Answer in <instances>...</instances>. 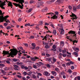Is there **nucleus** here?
I'll list each match as a JSON object with an SVG mask.
<instances>
[{
    "mask_svg": "<svg viewBox=\"0 0 80 80\" xmlns=\"http://www.w3.org/2000/svg\"><path fill=\"white\" fill-rule=\"evenodd\" d=\"M18 51H17V50L14 49L12 51H11L10 53H9V52L8 51H3L2 52V54H3L4 55L9 54L12 56V57H14L13 55L15 56V55L17 54V53H18Z\"/></svg>",
    "mask_w": 80,
    "mask_h": 80,
    "instance_id": "1",
    "label": "nucleus"
},
{
    "mask_svg": "<svg viewBox=\"0 0 80 80\" xmlns=\"http://www.w3.org/2000/svg\"><path fill=\"white\" fill-rule=\"evenodd\" d=\"M4 20H5V21L6 22L7 18H4L3 14L2 13V11L0 10V21L1 22H3L4 21Z\"/></svg>",
    "mask_w": 80,
    "mask_h": 80,
    "instance_id": "2",
    "label": "nucleus"
},
{
    "mask_svg": "<svg viewBox=\"0 0 80 80\" xmlns=\"http://www.w3.org/2000/svg\"><path fill=\"white\" fill-rule=\"evenodd\" d=\"M69 37H70L68 36L66 37V38H68V39H69L70 42H72L73 43V44H74L75 43H77V42H78V41L76 40H72V38H69Z\"/></svg>",
    "mask_w": 80,
    "mask_h": 80,
    "instance_id": "3",
    "label": "nucleus"
},
{
    "mask_svg": "<svg viewBox=\"0 0 80 80\" xmlns=\"http://www.w3.org/2000/svg\"><path fill=\"white\" fill-rule=\"evenodd\" d=\"M76 33V32L74 31H70L68 32V33L69 34H74L73 35V36H75V37H76V36L77 35V34H75Z\"/></svg>",
    "mask_w": 80,
    "mask_h": 80,
    "instance_id": "4",
    "label": "nucleus"
},
{
    "mask_svg": "<svg viewBox=\"0 0 80 80\" xmlns=\"http://www.w3.org/2000/svg\"><path fill=\"white\" fill-rule=\"evenodd\" d=\"M43 74L44 75L46 76V77H48L50 75V73L48 72L47 71H44L43 73Z\"/></svg>",
    "mask_w": 80,
    "mask_h": 80,
    "instance_id": "5",
    "label": "nucleus"
},
{
    "mask_svg": "<svg viewBox=\"0 0 80 80\" xmlns=\"http://www.w3.org/2000/svg\"><path fill=\"white\" fill-rule=\"evenodd\" d=\"M70 16L71 17H75L73 18V20L75 19L76 20L77 19V15H75V14H74L73 13H72V15H70Z\"/></svg>",
    "mask_w": 80,
    "mask_h": 80,
    "instance_id": "6",
    "label": "nucleus"
},
{
    "mask_svg": "<svg viewBox=\"0 0 80 80\" xmlns=\"http://www.w3.org/2000/svg\"><path fill=\"white\" fill-rule=\"evenodd\" d=\"M16 2H19V3H20L21 5L23 4V3H24V0H15Z\"/></svg>",
    "mask_w": 80,
    "mask_h": 80,
    "instance_id": "7",
    "label": "nucleus"
},
{
    "mask_svg": "<svg viewBox=\"0 0 80 80\" xmlns=\"http://www.w3.org/2000/svg\"><path fill=\"white\" fill-rule=\"evenodd\" d=\"M14 70H18L20 69V67H19V66L17 65H14Z\"/></svg>",
    "mask_w": 80,
    "mask_h": 80,
    "instance_id": "8",
    "label": "nucleus"
},
{
    "mask_svg": "<svg viewBox=\"0 0 80 80\" xmlns=\"http://www.w3.org/2000/svg\"><path fill=\"white\" fill-rule=\"evenodd\" d=\"M47 10H48V8L47 7H45L42 10V12L43 13H44V12H47Z\"/></svg>",
    "mask_w": 80,
    "mask_h": 80,
    "instance_id": "9",
    "label": "nucleus"
},
{
    "mask_svg": "<svg viewBox=\"0 0 80 80\" xmlns=\"http://www.w3.org/2000/svg\"><path fill=\"white\" fill-rule=\"evenodd\" d=\"M62 0H58L56 2V5H59L60 3L62 2Z\"/></svg>",
    "mask_w": 80,
    "mask_h": 80,
    "instance_id": "10",
    "label": "nucleus"
},
{
    "mask_svg": "<svg viewBox=\"0 0 80 80\" xmlns=\"http://www.w3.org/2000/svg\"><path fill=\"white\" fill-rule=\"evenodd\" d=\"M16 64L18 65H19V66H22V65H23V63L22 62H17L16 63Z\"/></svg>",
    "mask_w": 80,
    "mask_h": 80,
    "instance_id": "11",
    "label": "nucleus"
},
{
    "mask_svg": "<svg viewBox=\"0 0 80 80\" xmlns=\"http://www.w3.org/2000/svg\"><path fill=\"white\" fill-rule=\"evenodd\" d=\"M52 59V58H46V61H48V62H51V60Z\"/></svg>",
    "mask_w": 80,
    "mask_h": 80,
    "instance_id": "12",
    "label": "nucleus"
},
{
    "mask_svg": "<svg viewBox=\"0 0 80 80\" xmlns=\"http://www.w3.org/2000/svg\"><path fill=\"white\" fill-rule=\"evenodd\" d=\"M8 2L9 3H8V6L9 7H11V8H12V7L13 6V5H12V2H10L8 1Z\"/></svg>",
    "mask_w": 80,
    "mask_h": 80,
    "instance_id": "13",
    "label": "nucleus"
},
{
    "mask_svg": "<svg viewBox=\"0 0 80 80\" xmlns=\"http://www.w3.org/2000/svg\"><path fill=\"white\" fill-rule=\"evenodd\" d=\"M51 18H53V19H57L58 18V17L56 16V14H55L53 17H51Z\"/></svg>",
    "mask_w": 80,
    "mask_h": 80,
    "instance_id": "14",
    "label": "nucleus"
},
{
    "mask_svg": "<svg viewBox=\"0 0 80 80\" xmlns=\"http://www.w3.org/2000/svg\"><path fill=\"white\" fill-rule=\"evenodd\" d=\"M32 45L33 47H32V49H35V46H36V45H35V44L34 43H32Z\"/></svg>",
    "mask_w": 80,
    "mask_h": 80,
    "instance_id": "15",
    "label": "nucleus"
},
{
    "mask_svg": "<svg viewBox=\"0 0 80 80\" xmlns=\"http://www.w3.org/2000/svg\"><path fill=\"white\" fill-rule=\"evenodd\" d=\"M45 45H46L45 48H50V46L48 45V43L45 42Z\"/></svg>",
    "mask_w": 80,
    "mask_h": 80,
    "instance_id": "16",
    "label": "nucleus"
},
{
    "mask_svg": "<svg viewBox=\"0 0 80 80\" xmlns=\"http://www.w3.org/2000/svg\"><path fill=\"white\" fill-rule=\"evenodd\" d=\"M13 4V5H15V6H16V7H19V6H20V4H17L16 3H12Z\"/></svg>",
    "mask_w": 80,
    "mask_h": 80,
    "instance_id": "17",
    "label": "nucleus"
},
{
    "mask_svg": "<svg viewBox=\"0 0 80 80\" xmlns=\"http://www.w3.org/2000/svg\"><path fill=\"white\" fill-rule=\"evenodd\" d=\"M52 60L53 62H51L52 63V64H53L55 63V62H57V59H56L55 58H53V59Z\"/></svg>",
    "mask_w": 80,
    "mask_h": 80,
    "instance_id": "18",
    "label": "nucleus"
},
{
    "mask_svg": "<svg viewBox=\"0 0 80 80\" xmlns=\"http://www.w3.org/2000/svg\"><path fill=\"white\" fill-rule=\"evenodd\" d=\"M51 73L53 75H54V76H56L57 75V72L55 71H52L51 72Z\"/></svg>",
    "mask_w": 80,
    "mask_h": 80,
    "instance_id": "19",
    "label": "nucleus"
},
{
    "mask_svg": "<svg viewBox=\"0 0 80 80\" xmlns=\"http://www.w3.org/2000/svg\"><path fill=\"white\" fill-rule=\"evenodd\" d=\"M13 62H17V61H19V62H20V61L19 60V59H15V58H13Z\"/></svg>",
    "mask_w": 80,
    "mask_h": 80,
    "instance_id": "20",
    "label": "nucleus"
},
{
    "mask_svg": "<svg viewBox=\"0 0 80 80\" xmlns=\"http://www.w3.org/2000/svg\"><path fill=\"white\" fill-rule=\"evenodd\" d=\"M60 30L61 31L60 32V34L61 35H62V34L63 33V32H64V30H63V29H61Z\"/></svg>",
    "mask_w": 80,
    "mask_h": 80,
    "instance_id": "21",
    "label": "nucleus"
},
{
    "mask_svg": "<svg viewBox=\"0 0 80 80\" xmlns=\"http://www.w3.org/2000/svg\"><path fill=\"white\" fill-rule=\"evenodd\" d=\"M74 54L75 55V57H78V53L76 52H74Z\"/></svg>",
    "mask_w": 80,
    "mask_h": 80,
    "instance_id": "22",
    "label": "nucleus"
},
{
    "mask_svg": "<svg viewBox=\"0 0 80 80\" xmlns=\"http://www.w3.org/2000/svg\"><path fill=\"white\" fill-rule=\"evenodd\" d=\"M75 51L77 52H78L80 51V49H79V48H76V49H75Z\"/></svg>",
    "mask_w": 80,
    "mask_h": 80,
    "instance_id": "23",
    "label": "nucleus"
},
{
    "mask_svg": "<svg viewBox=\"0 0 80 80\" xmlns=\"http://www.w3.org/2000/svg\"><path fill=\"white\" fill-rule=\"evenodd\" d=\"M60 43L62 47H63V46H64V42H63V41L61 42Z\"/></svg>",
    "mask_w": 80,
    "mask_h": 80,
    "instance_id": "24",
    "label": "nucleus"
},
{
    "mask_svg": "<svg viewBox=\"0 0 80 80\" xmlns=\"http://www.w3.org/2000/svg\"><path fill=\"white\" fill-rule=\"evenodd\" d=\"M5 73V70L3 69H0V73Z\"/></svg>",
    "mask_w": 80,
    "mask_h": 80,
    "instance_id": "25",
    "label": "nucleus"
},
{
    "mask_svg": "<svg viewBox=\"0 0 80 80\" xmlns=\"http://www.w3.org/2000/svg\"><path fill=\"white\" fill-rule=\"evenodd\" d=\"M50 37V36H49V35H47L44 38L42 39V40H44V39H45V40H46V39H47V37Z\"/></svg>",
    "mask_w": 80,
    "mask_h": 80,
    "instance_id": "26",
    "label": "nucleus"
},
{
    "mask_svg": "<svg viewBox=\"0 0 80 80\" xmlns=\"http://www.w3.org/2000/svg\"><path fill=\"white\" fill-rule=\"evenodd\" d=\"M39 26H40V24H38L37 26L36 27V28L38 30H40V28H39Z\"/></svg>",
    "mask_w": 80,
    "mask_h": 80,
    "instance_id": "27",
    "label": "nucleus"
},
{
    "mask_svg": "<svg viewBox=\"0 0 80 80\" xmlns=\"http://www.w3.org/2000/svg\"><path fill=\"white\" fill-rule=\"evenodd\" d=\"M35 65H36V66H38V67H40V66H41L40 64L38 63H36Z\"/></svg>",
    "mask_w": 80,
    "mask_h": 80,
    "instance_id": "28",
    "label": "nucleus"
},
{
    "mask_svg": "<svg viewBox=\"0 0 80 80\" xmlns=\"http://www.w3.org/2000/svg\"><path fill=\"white\" fill-rule=\"evenodd\" d=\"M76 9H79L80 8V4H79L78 6H77V7H76Z\"/></svg>",
    "mask_w": 80,
    "mask_h": 80,
    "instance_id": "29",
    "label": "nucleus"
},
{
    "mask_svg": "<svg viewBox=\"0 0 80 80\" xmlns=\"http://www.w3.org/2000/svg\"><path fill=\"white\" fill-rule=\"evenodd\" d=\"M48 15H50L51 16H53V15L54 14L53 13H52V12H51V13H48Z\"/></svg>",
    "mask_w": 80,
    "mask_h": 80,
    "instance_id": "30",
    "label": "nucleus"
},
{
    "mask_svg": "<svg viewBox=\"0 0 80 80\" xmlns=\"http://www.w3.org/2000/svg\"><path fill=\"white\" fill-rule=\"evenodd\" d=\"M62 56L63 57H67V54L62 53Z\"/></svg>",
    "mask_w": 80,
    "mask_h": 80,
    "instance_id": "31",
    "label": "nucleus"
},
{
    "mask_svg": "<svg viewBox=\"0 0 80 80\" xmlns=\"http://www.w3.org/2000/svg\"><path fill=\"white\" fill-rule=\"evenodd\" d=\"M77 10V8H76L75 6L73 7V11H76Z\"/></svg>",
    "mask_w": 80,
    "mask_h": 80,
    "instance_id": "32",
    "label": "nucleus"
},
{
    "mask_svg": "<svg viewBox=\"0 0 80 80\" xmlns=\"http://www.w3.org/2000/svg\"><path fill=\"white\" fill-rule=\"evenodd\" d=\"M6 62L7 63V64H10V62L8 60L6 61Z\"/></svg>",
    "mask_w": 80,
    "mask_h": 80,
    "instance_id": "33",
    "label": "nucleus"
},
{
    "mask_svg": "<svg viewBox=\"0 0 80 80\" xmlns=\"http://www.w3.org/2000/svg\"><path fill=\"white\" fill-rule=\"evenodd\" d=\"M4 70L5 71H7V70H8V68L6 67L4 68Z\"/></svg>",
    "mask_w": 80,
    "mask_h": 80,
    "instance_id": "34",
    "label": "nucleus"
},
{
    "mask_svg": "<svg viewBox=\"0 0 80 80\" xmlns=\"http://www.w3.org/2000/svg\"><path fill=\"white\" fill-rule=\"evenodd\" d=\"M71 70H74V68H75V67L73 66H72L71 68Z\"/></svg>",
    "mask_w": 80,
    "mask_h": 80,
    "instance_id": "35",
    "label": "nucleus"
},
{
    "mask_svg": "<svg viewBox=\"0 0 80 80\" xmlns=\"http://www.w3.org/2000/svg\"><path fill=\"white\" fill-rule=\"evenodd\" d=\"M30 37L31 38H29V39H31V38L32 39H33V38H34V36H31Z\"/></svg>",
    "mask_w": 80,
    "mask_h": 80,
    "instance_id": "36",
    "label": "nucleus"
},
{
    "mask_svg": "<svg viewBox=\"0 0 80 80\" xmlns=\"http://www.w3.org/2000/svg\"><path fill=\"white\" fill-rule=\"evenodd\" d=\"M32 8H30L28 10V12L29 13H30V12H32Z\"/></svg>",
    "mask_w": 80,
    "mask_h": 80,
    "instance_id": "37",
    "label": "nucleus"
},
{
    "mask_svg": "<svg viewBox=\"0 0 80 80\" xmlns=\"http://www.w3.org/2000/svg\"><path fill=\"white\" fill-rule=\"evenodd\" d=\"M33 68H35L36 69V68H37V67L35 65H33Z\"/></svg>",
    "mask_w": 80,
    "mask_h": 80,
    "instance_id": "38",
    "label": "nucleus"
},
{
    "mask_svg": "<svg viewBox=\"0 0 80 80\" xmlns=\"http://www.w3.org/2000/svg\"><path fill=\"white\" fill-rule=\"evenodd\" d=\"M72 75H74V76L77 75V72H74L73 73Z\"/></svg>",
    "mask_w": 80,
    "mask_h": 80,
    "instance_id": "39",
    "label": "nucleus"
},
{
    "mask_svg": "<svg viewBox=\"0 0 80 80\" xmlns=\"http://www.w3.org/2000/svg\"><path fill=\"white\" fill-rule=\"evenodd\" d=\"M8 70H12V67H8Z\"/></svg>",
    "mask_w": 80,
    "mask_h": 80,
    "instance_id": "40",
    "label": "nucleus"
},
{
    "mask_svg": "<svg viewBox=\"0 0 80 80\" xmlns=\"http://www.w3.org/2000/svg\"><path fill=\"white\" fill-rule=\"evenodd\" d=\"M31 60H32V61H35V58H31Z\"/></svg>",
    "mask_w": 80,
    "mask_h": 80,
    "instance_id": "41",
    "label": "nucleus"
},
{
    "mask_svg": "<svg viewBox=\"0 0 80 80\" xmlns=\"http://www.w3.org/2000/svg\"><path fill=\"white\" fill-rule=\"evenodd\" d=\"M70 64L71 65H73V64H74V62H73L72 61H70Z\"/></svg>",
    "mask_w": 80,
    "mask_h": 80,
    "instance_id": "42",
    "label": "nucleus"
},
{
    "mask_svg": "<svg viewBox=\"0 0 80 80\" xmlns=\"http://www.w3.org/2000/svg\"><path fill=\"white\" fill-rule=\"evenodd\" d=\"M55 70L56 71H57V72H58L59 71V68H55Z\"/></svg>",
    "mask_w": 80,
    "mask_h": 80,
    "instance_id": "43",
    "label": "nucleus"
},
{
    "mask_svg": "<svg viewBox=\"0 0 80 80\" xmlns=\"http://www.w3.org/2000/svg\"><path fill=\"white\" fill-rule=\"evenodd\" d=\"M68 72L70 73H71L72 72V70L70 69H69L68 70Z\"/></svg>",
    "mask_w": 80,
    "mask_h": 80,
    "instance_id": "44",
    "label": "nucleus"
},
{
    "mask_svg": "<svg viewBox=\"0 0 80 80\" xmlns=\"http://www.w3.org/2000/svg\"><path fill=\"white\" fill-rule=\"evenodd\" d=\"M68 8L69 9H70V10H72V7L70 6H68Z\"/></svg>",
    "mask_w": 80,
    "mask_h": 80,
    "instance_id": "45",
    "label": "nucleus"
},
{
    "mask_svg": "<svg viewBox=\"0 0 80 80\" xmlns=\"http://www.w3.org/2000/svg\"><path fill=\"white\" fill-rule=\"evenodd\" d=\"M39 48H40L39 47H38L35 48V50H39Z\"/></svg>",
    "mask_w": 80,
    "mask_h": 80,
    "instance_id": "46",
    "label": "nucleus"
},
{
    "mask_svg": "<svg viewBox=\"0 0 80 80\" xmlns=\"http://www.w3.org/2000/svg\"><path fill=\"white\" fill-rule=\"evenodd\" d=\"M76 47L75 46H74L73 47H72V49H73V50H74V51L75 50V49H76Z\"/></svg>",
    "mask_w": 80,
    "mask_h": 80,
    "instance_id": "47",
    "label": "nucleus"
},
{
    "mask_svg": "<svg viewBox=\"0 0 80 80\" xmlns=\"http://www.w3.org/2000/svg\"><path fill=\"white\" fill-rule=\"evenodd\" d=\"M66 52H67V51H66V50L64 49L62 50V53H66Z\"/></svg>",
    "mask_w": 80,
    "mask_h": 80,
    "instance_id": "48",
    "label": "nucleus"
},
{
    "mask_svg": "<svg viewBox=\"0 0 80 80\" xmlns=\"http://www.w3.org/2000/svg\"><path fill=\"white\" fill-rule=\"evenodd\" d=\"M61 74L62 75H65V72H61Z\"/></svg>",
    "mask_w": 80,
    "mask_h": 80,
    "instance_id": "49",
    "label": "nucleus"
},
{
    "mask_svg": "<svg viewBox=\"0 0 80 80\" xmlns=\"http://www.w3.org/2000/svg\"><path fill=\"white\" fill-rule=\"evenodd\" d=\"M53 33H54V34H56V33H57V31L56 30H54L53 31Z\"/></svg>",
    "mask_w": 80,
    "mask_h": 80,
    "instance_id": "50",
    "label": "nucleus"
},
{
    "mask_svg": "<svg viewBox=\"0 0 80 80\" xmlns=\"http://www.w3.org/2000/svg\"><path fill=\"white\" fill-rule=\"evenodd\" d=\"M66 65L67 66V65H68V66H70V62H68L66 63Z\"/></svg>",
    "mask_w": 80,
    "mask_h": 80,
    "instance_id": "51",
    "label": "nucleus"
},
{
    "mask_svg": "<svg viewBox=\"0 0 80 80\" xmlns=\"http://www.w3.org/2000/svg\"><path fill=\"white\" fill-rule=\"evenodd\" d=\"M6 28L7 30H8V29H10L11 28V27H10V26H8Z\"/></svg>",
    "mask_w": 80,
    "mask_h": 80,
    "instance_id": "52",
    "label": "nucleus"
},
{
    "mask_svg": "<svg viewBox=\"0 0 80 80\" xmlns=\"http://www.w3.org/2000/svg\"><path fill=\"white\" fill-rule=\"evenodd\" d=\"M23 74L24 75H27V72L25 71L23 72Z\"/></svg>",
    "mask_w": 80,
    "mask_h": 80,
    "instance_id": "53",
    "label": "nucleus"
},
{
    "mask_svg": "<svg viewBox=\"0 0 80 80\" xmlns=\"http://www.w3.org/2000/svg\"><path fill=\"white\" fill-rule=\"evenodd\" d=\"M40 24H38V25H39V26L40 25H42L43 23V22L41 21V22H40Z\"/></svg>",
    "mask_w": 80,
    "mask_h": 80,
    "instance_id": "54",
    "label": "nucleus"
},
{
    "mask_svg": "<svg viewBox=\"0 0 80 80\" xmlns=\"http://www.w3.org/2000/svg\"><path fill=\"white\" fill-rule=\"evenodd\" d=\"M25 25V26H30V23H28L26 24Z\"/></svg>",
    "mask_w": 80,
    "mask_h": 80,
    "instance_id": "55",
    "label": "nucleus"
},
{
    "mask_svg": "<svg viewBox=\"0 0 80 80\" xmlns=\"http://www.w3.org/2000/svg\"><path fill=\"white\" fill-rule=\"evenodd\" d=\"M1 33H3V35H4L5 34V33H4V32H3L2 30H1L0 31V34H1Z\"/></svg>",
    "mask_w": 80,
    "mask_h": 80,
    "instance_id": "56",
    "label": "nucleus"
},
{
    "mask_svg": "<svg viewBox=\"0 0 80 80\" xmlns=\"http://www.w3.org/2000/svg\"><path fill=\"white\" fill-rule=\"evenodd\" d=\"M26 62H30H30H31V61H30V60L27 59L26 60Z\"/></svg>",
    "mask_w": 80,
    "mask_h": 80,
    "instance_id": "57",
    "label": "nucleus"
},
{
    "mask_svg": "<svg viewBox=\"0 0 80 80\" xmlns=\"http://www.w3.org/2000/svg\"><path fill=\"white\" fill-rule=\"evenodd\" d=\"M24 68L25 70H28V67L26 66L24 67Z\"/></svg>",
    "mask_w": 80,
    "mask_h": 80,
    "instance_id": "58",
    "label": "nucleus"
},
{
    "mask_svg": "<svg viewBox=\"0 0 80 80\" xmlns=\"http://www.w3.org/2000/svg\"><path fill=\"white\" fill-rule=\"evenodd\" d=\"M52 47L53 48H56V45H53Z\"/></svg>",
    "mask_w": 80,
    "mask_h": 80,
    "instance_id": "59",
    "label": "nucleus"
},
{
    "mask_svg": "<svg viewBox=\"0 0 80 80\" xmlns=\"http://www.w3.org/2000/svg\"><path fill=\"white\" fill-rule=\"evenodd\" d=\"M62 66L63 67H64V68H65V67H66V65H65V64H62Z\"/></svg>",
    "mask_w": 80,
    "mask_h": 80,
    "instance_id": "60",
    "label": "nucleus"
},
{
    "mask_svg": "<svg viewBox=\"0 0 80 80\" xmlns=\"http://www.w3.org/2000/svg\"><path fill=\"white\" fill-rule=\"evenodd\" d=\"M4 25L5 26H7V25H8V24L7 23H4Z\"/></svg>",
    "mask_w": 80,
    "mask_h": 80,
    "instance_id": "61",
    "label": "nucleus"
},
{
    "mask_svg": "<svg viewBox=\"0 0 80 80\" xmlns=\"http://www.w3.org/2000/svg\"><path fill=\"white\" fill-rule=\"evenodd\" d=\"M47 67H49V68H50V65L49 64H47Z\"/></svg>",
    "mask_w": 80,
    "mask_h": 80,
    "instance_id": "62",
    "label": "nucleus"
},
{
    "mask_svg": "<svg viewBox=\"0 0 80 80\" xmlns=\"http://www.w3.org/2000/svg\"><path fill=\"white\" fill-rule=\"evenodd\" d=\"M22 79L23 80H27V78H25V77H24L23 78H22Z\"/></svg>",
    "mask_w": 80,
    "mask_h": 80,
    "instance_id": "63",
    "label": "nucleus"
},
{
    "mask_svg": "<svg viewBox=\"0 0 80 80\" xmlns=\"http://www.w3.org/2000/svg\"><path fill=\"white\" fill-rule=\"evenodd\" d=\"M78 80H80V76H78Z\"/></svg>",
    "mask_w": 80,
    "mask_h": 80,
    "instance_id": "64",
    "label": "nucleus"
}]
</instances>
